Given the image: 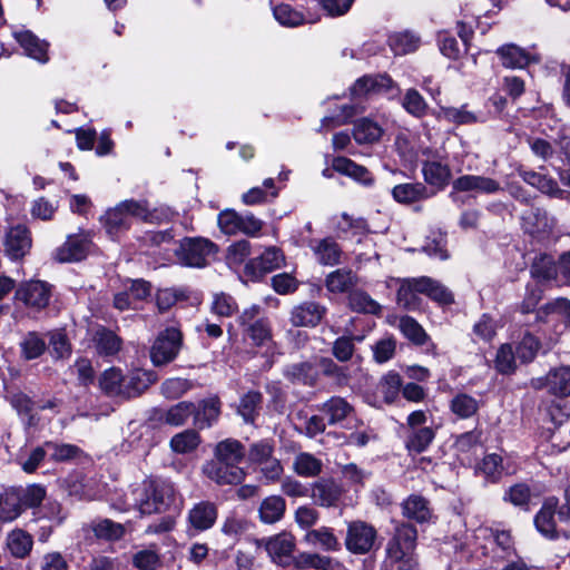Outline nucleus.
<instances>
[{
    "label": "nucleus",
    "mask_w": 570,
    "mask_h": 570,
    "mask_svg": "<svg viewBox=\"0 0 570 570\" xmlns=\"http://www.w3.org/2000/svg\"><path fill=\"white\" fill-rule=\"evenodd\" d=\"M417 531L405 522H395L394 533L386 544L389 560H400L410 556L416 547Z\"/></svg>",
    "instance_id": "6e6552de"
},
{
    "label": "nucleus",
    "mask_w": 570,
    "mask_h": 570,
    "mask_svg": "<svg viewBox=\"0 0 570 570\" xmlns=\"http://www.w3.org/2000/svg\"><path fill=\"white\" fill-rule=\"evenodd\" d=\"M31 244L28 228L23 225L13 226L6 234L3 243L6 255L12 261L20 259L29 253Z\"/></svg>",
    "instance_id": "2eb2a0df"
},
{
    "label": "nucleus",
    "mask_w": 570,
    "mask_h": 570,
    "mask_svg": "<svg viewBox=\"0 0 570 570\" xmlns=\"http://www.w3.org/2000/svg\"><path fill=\"white\" fill-rule=\"evenodd\" d=\"M169 216L168 209L151 210L145 199H126L106 212L104 223L108 234L115 237L130 228L132 218L158 224Z\"/></svg>",
    "instance_id": "f257e3e1"
},
{
    "label": "nucleus",
    "mask_w": 570,
    "mask_h": 570,
    "mask_svg": "<svg viewBox=\"0 0 570 570\" xmlns=\"http://www.w3.org/2000/svg\"><path fill=\"white\" fill-rule=\"evenodd\" d=\"M422 175L424 181L436 190H443L452 180V170L444 147L422 149Z\"/></svg>",
    "instance_id": "7ed1b4c3"
},
{
    "label": "nucleus",
    "mask_w": 570,
    "mask_h": 570,
    "mask_svg": "<svg viewBox=\"0 0 570 570\" xmlns=\"http://www.w3.org/2000/svg\"><path fill=\"white\" fill-rule=\"evenodd\" d=\"M215 252V244L207 238L185 237L180 240L177 257L186 266L204 267Z\"/></svg>",
    "instance_id": "0eeeda50"
},
{
    "label": "nucleus",
    "mask_w": 570,
    "mask_h": 570,
    "mask_svg": "<svg viewBox=\"0 0 570 570\" xmlns=\"http://www.w3.org/2000/svg\"><path fill=\"white\" fill-rule=\"evenodd\" d=\"M218 226L227 235L242 233L256 237L261 233L264 223L249 212L239 214L233 209H227L218 215Z\"/></svg>",
    "instance_id": "20e7f679"
},
{
    "label": "nucleus",
    "mask_w": 570,
    "mask_h": 570,
    "mask_svg": "<svg viewBox=\"0 0 570 570\" xmlns=\"http://www.w3.org/2000/svg\"><path fill=\"white\" fill-rule=\"evenodd\" d=\"M88 529L97 539L106 541H117L126 534L125 525L110 519H95L88 524Z\"/></svg>",
    "instance_id": "72a5a7b5"
},
{
    "label": "nucleus",
    "mask_w": 570,
    "mask_h": 570,
    "mask_svg": "<svg viewBox=\"0 0 570 570\" xmlns=\"http://www.w3.org/2000/svg\"><path fill=\"white\" fill-rule=\"evenodd\" d=\"M325 312L326 308L316 302H304L292 308L289 321L296 327H314L321 322Z\"/></svg>",
    "instance_id": "6ab92c4d"
},
{
    "label": "nucleus",
    "mask_w": 570,
    "mask_h": 570,
    "mask_svg": "<svg viewBox=\"0 0 570 570\" xmlns=\"http://www.w3.org/2000/svg\"><path fill=\"white\" fill-rule=\"evenodd\" d=\"M316 261L324 266H334L341 263L343 255L340 245L332 238L312 239L308 243Z\"/></svg>",
    "instance_id": "412c9836"
},
{
    "label": "nucleus",
    "mask_w": 570,
    "mask_h": 570,
    "mask_svg": "<svg viewBox=\"0 0 570 570\" xmlns=\"http://www.w3.org/2000/svg\"><path fill=\"white\" fill-rule=\"evenodd\" d=\"M323 462L307 452L298 453L293 462V470L303 478H314L322 472Z\"/></svg>",
    "instance_id": "09e8293b"
},
{
    "label": "nucleus",
    "mask_w": 570,
    "mask_h": 570,
    "mask_svg": "<svg viewBox=\"0 0 570 570\" xmlns=\"http://www.w3.org/2000/svg\"><path fill=\"white\" fill-rule=\"evenodd\" d=\"M501 190L498 180L481 175H462L452 181V193H475L492 195Z\"/></svg>",
    "instance_id": "ddd939ff"
},
{
    "label": "nucleus",
    "mask_w": 570,
    "mask_h": 570,
    "mask_svg": "<svg viewBox=\"0 0 570 570\" xmlns=\"http://www.w3.org/2000/svg\"><path fill=\"white\" fill-rule=\"evenodd\" d=\"M214 456L233 465H239L245 456V449L239 441L226 439L216 445Z\"/></svg>",
    "instance_id": "a19ab883"
},
{
    "label": "nucleus",
    "mask_w": 570,
    "mask_h": 570,
    "mask_svg": "<svg viewBox=\"0 0 570 570\" xmlns=\"http://www.w3.org/2000/svg\"><path fill=\"white\" fill-rule=\"evenodd\" d=\"M200 442V438L195 430H185L174 435L170 440V448L176 453H188L194 451Z\"/></svg>",
    "instance_id": "680f3d73"
},
{
    "label": "nucleus",
    "mask_w": 570,
    "mask_h": 570,
    "mask_svg": "<svg viewBox=\"0 0 570 570\" xmlns=\"http://www.w3.org/2000/svg\"><path fill=\"white\" fill-rule=\"evenodd\" d=\"M14 38L23 48L26 55L30 58H33L42 63H46L49 60L47 53L49 43L47 41L40 40L29 30L14 32Z\"/></svg>",
    "instance_id": "393cba45"
},
{
    "label": "nucleus",
    "mask_w": 570,
    "mask_h": 570,
    "mask_svg": "<svg viewBox=\"0 0 570 570\" xmlns=\"http://www.w3.org/2000/svg\"><path fill=\"white\" fill-rule=\"evenodd\" d=\"M343 489L338 482L331 478H323L314 482L311 488V498L321 507H336L342 498Z\"/></svg>",
    "instance_id": "dca6fc26"
},
{
    "label": "nucleus",
    "mask_w": 570,
    "mask_h": 570,
    "mask_svg": "<svg viewBox=\"0 0 570 570\" xmlns=\"http://www.w3.org/2000/svg\"><path fill=\"white\" fill-rule=\"evenodd\" d=\"M382 134V127L370 118H361L354 124L353 137L357 144L376 142Z\"/></svg>",
    "instance_id": "79ce46f5"
},
{
    "label": "nucleus",
    "mask_w": 570,
    "mask_h": 570,
    "mask_svg": "<svg viewBox=\"0 0 570 570\" xmlns=\"http://www.w3.org/2000/svg\"><path fill=\"white\" fill-rule=\"evenodd\" d=\"M157 381V374L153 371L135 368L124 375V400H129L142 394Z\"/></svg>",
    "instance_id": "f3484780"
},
{
    "label": "nucleus",
    "mask_w": 570,
    "mask_h": 570,
    "mask_svg": "<svg viewBox=\"0 0 570 570\" xmlns=\"http://www.w3.org/2000/svg\"><path fill=\"white\" fill-rule=\"evenodd\" d=\"M497 55L502 66L511 69H523L534 60L528 51L512 43L498 48Z\"/></svg>",
    "instance_id": "c85d7f7f"
},
{
    "label": "nucleus",
    "mask_w": 570,
    "mask_h": 570,
    "mask_svg": "<svg viewBox=\"0 0 570 570\" xmlns=\"http://www.w3.org/2000/svg\"><path fill=\"white\" fill-rule=\"evenodd\" d=\"M257 548H264L273 562L286 564L295 548L292 534L282 532L267 539L255 540Z\"/></svg>",
    "instance_id": "f8f14e48"
},
{
    "label": "nucleus",
    "mask_w": 570,
    "mask_h": 570,
    "mask_svg": "<svg viewBox=\"0 0 570 570\" xmlns=\"http://www.w3.org/2000/svg\"><path fill=\"white\" fill-rule=\"evenodd\" d=\"M389 43L395 55L402 56L414 52L420 47L421 40L416 35L405 31L391 36Z\"/></svg>",
    "instance_id": "864d4df0"
},
{
    "label": "nucleus",
    "mask_w": 570,
    "mask_h": 570,
    "mask_svg": "<svg viewBox=\"0 0 570 570\" xmlns=\"http://www.w3.org/2000/svg\"><path fill=\"white\" fill-rule=\"evenodd\" d=\"M14 298L28 308L41 311L50 302L51 286L38 279L22 282L16 289Z\"/></svg>",
    "instance_id": "1a4fd4ad"
},
{
    "label": "nucleus",
    "mask_w": 570,
    "mask_h": 570,
    "mask_svg": "<svg viewBox=\"0 0 570 570\" xmlns=\"http://www.w3.org/2000/svg\"><path fill=\"white\" fill-rule=\"evenodd\" d=\"M434 436L433 429L429 426L411 431L405 442L406 449L411 452L421 453L428 449Z\"/></svg>",
    "instance_id": "13d9d810"
},
{
    "label": "nucleus",
    "mask_w": 570,
    "mask_h": 570,
    "mask_svg": "<svg viewBox=\"0 0 570 570\" xmlns=\"http://www.w3.org/2000/svg\"><path fill=\"white\" fill-rule=\"evenodd\" d=\"M50 353L55 360L68 358L71 354V345L66 333L55 330L48 333Z\"/></svg>",
    "instance_id": "0e129e2a"
},
{
    "label": "nucleus",
    "mask_w": 570,
    "mask_h": 570,
    "mask_svg": "<svg viewBox=\"0 0 570 570\" xmlns=\"http://www.w3.org/2000/svg\"><path fill=\"white\" fill-rule=\"evenodd\" d=\"M521 177L529 185L538 188L548 195H556L560 191L556 180L535 171H522Z\"/></svg>",
    "instance_id": "338daca9"
},
{
    "label": "nucleus",
    "mask_w": 570,
    "mask_h": 570,
    "mask_svg": "<svg viewBox=\"0 0 570 570\" xmlns=\"http://www.w3.org/2000/svg\"><path fill=\"white\" fill-rule=\"evenodd\" d=\"M419 278L403 279L397 289V304L405 309H416L420 306L419 294L421 289L417 285Z\"/></svg>",
    "instance_id": "37998d69"
},
{
    "label": "nucleus",
    "mask_w": 570,
    "mask_h": 570,
    "mask_svg": "<svg viewBox=\"0 0 570 570\" xmlns=\"http://www.w3.org/2000/svg\"><path fill=\"white\" fill-rule=\"evenodd\" d=\"M286 509L285 500L279 495L265 498L258 509L259 519L263 523L273 524L279 521Z\"/></svg>",
    "instance_id": "c9c22d12"
},
{
    "label": "nucleus",
    "mask_w": 570,
    "mask_h": 570,
    "mask_svg": "<svg viewBox=\"0 0 570 570\" xmlns=\"http://www.w3.org/2000/svg\"><path fill=\"white\" fill-rule=\"evenodd\" d=\"M537 320L543 323L561 320L567 326H570V301L566 297H558L547 303L538 309Z\"/></svg>",
    "instance_id": "a878e982"
},
{
    "label": "nucleus",
    "mask_w": 570,
    "mask_h": 570,
    "mask_svg": "<svg viewBox=\"0 0 570 570\" xmlns=\"http://www.w3.org/2000/svg\"><path fill=\"white\" fill-rule=\"evenodd\" d=\"M196 411V403L183 401L169 407L165 415L164 420L167 424L173 426H179L186 423V421L193 416Z\"/></svg>",
    "instance_id": "5fc2aeb1"
},
{
    "label": "nucleus",
    "mask_w": 570,
    "mask_h": 570,
    "mask_svg": "<svg viewBox=\"0 0 570 570\" xmlns=\"http://www.w3.org/2000/svg\"><path fill=\"white\" fill-rule=\"evenodd\" d=\"M558 507L557 498H549L544 501L540 511L537 513L534 518V524L537 530L549 539H554L557 537L556 532V522H554V513Z\"/></svg>",
    "instance_id": "cd10ccee"
},
{
    "label": "nucleus",
    "mask_w": 570,
    "mask_h": 570,
    "mask_svg": "<svg viewBox=\"0 0 570 570\" xmlns=\"http://www.w3.org/2000/svg\"><path fill=\"white\" fill-rule=\"evenodd\" d=\"M332 166L337 173L350 176L364 185L373 183V178L365 167L355 164L346 157L334 158Z\"/></svg>",
    "instance_id": "ea45409f"
},
{
    "label": "nucleus",
    "mask_w": 570,
    "mask_h": 570,
    "mask_svg": "<svg viewBox=\"0 0 570 570\" xmlns=\"http://www.w3.org/2000/svg\"><path fill=\"white\" fill-rule=\"evenodd\" d=\"M402 513L405 518L419 523L429 522L432 518L429 501L419 494H411L403 501Z\"/></svg>",
    "instance_id": "7c9ffc66"
},
{
    "label": "nucleus",
    "mask_w": 570,
    "mask_h": 570,
    "mask_svg": "<svg viewBox=\"0 0 570 570\" xmlns=\"http://www.w3.org/2000/svg\"><path fill=\"white\" fill-rule=\"evenodd\" d=\"M261 403L262 394L259 392L250 391L242 397L238 406V413L242 415L246 423L254 422Z\"/></svg>",
    "instance_id": "69168bd1"
},
{
    "label": "nucleus",
    "mask_w": 570,
    "mask_h": 570,
    "mask_svg": "<svg viewBox=\"0 0 570 570\" xmlns=\"http://www.w3.org/2000/svg\"><path fill=\"white\" fill-rule=\"evenodd\" d=\"M89 248V240L83 235L69 236L67 240L57 248L56 259L60 263L77 262L85 258Z\"/></svg>",
    "instance_id": "b1692460"
},
{
    "label": "nucleus",
    "mask_w": 570,
    "mask_h": 570,
    "mask_svg": "<svg viewBox=\"0 0 570 570\" xmlns=\"http://www.w3.org/2000/svg\"><path fill=\"white\" fill-rule=\"evenodd\" d=\"M556 225V218L541 208L532 209L524 217V228L531 235H548L554 229Z\"/></svg>",
    "instance_id": "bb28decb"
},
{
    "label": "nucleus",
    "mask_w": 570,
    "mask_h": 570,
    "mask_svg": "<svg viewBox=\"0 0 570 570\" xmlns=\"http://www.w3.org/2000/svg\"><path fill=\"white\" fill-rule=\"evenodd\" d=\"M304 540L312 546H318L324 551H338L341 543L333 529L328 527H321L318 529L309 530L306 532Z\"/></svg>",
    "instance_id": "4c0bfd02"
},
{
    "label": "nucleus",
    "mask_w": 570,
    "mask_h": 570,
    "mask_svg": "<svg viewBox=\"0 0 570 570\" xmlns=\"http://www.w3.org/2000/svg\"><path fill=\"white\" fill-rule=\"evenodd\" d=\"M46 446L50 460L55 462H67L78 458L81 454V450L73 444L47 441Z\"/></svg>",
    "instance_id": "bf43d9fd"
},
{
    "label": "nucleus",
    "mask_w": 570,
    "mask_h": 570,
    "mask_svg": "<svg viewBox=\"0 0 570 570\" xmlns=\"http://www.w3.org/2000/svg\"><path fill=\"white\" fill-rule=\"evenodd\" d=\"M95 352L101 357L116 356L122 348V340L114 331L99 326L91 336Z\"/></svg>",
    "instance_id": "aec40b11"
},
{
    "label": "nucleus",
    "mask_w": 570,
    "mask_h": 570,
    "mask_svg": "<svg viewBox=\"0 0 570 570\" xmlns=\"http://www.w3.org/2000/svg\"><path fill=\"white\" fill-rule=\"evenodd\" d=\"M377 540L376 529L362 520L347 522L345 548L353 554H366L372 551Z\"/></svg>",
    "instance_id": "39448f33"
},
{
    "label": "nucleus",
    "mask_w": 570,
    "mask_h": 570,
    "mask_svg": "<svg viewBox=\"0 0 570 570\" xmlns=\"http://www.w3.org/2000/svg\"><path fill=\"white\" fill-rule=\"evenodd\" d=\"M364 335L343 334L332 344V355L341 363L351 361L355 353V343H361Z\"/></svg>",
    "instance_id": "a18cd8bd"
},
{
    "label": "nucleus",
    "mask_w": 570,
    "mask_h": 570,
    "mask_svg": "<svg viewBox=\"0 0 570 570\" xmlns=\"http://www.w3.org/2000/svg\"><path fill=\"white\" fill-rule=\"evenodd\" d=\"M24 511L16 487L0 493V521L12 522Z\"/></svg>",
    "instance_id": "c756f323"
},
{
    "label": "nucleus",
    "mask_w": 570,
    "mask_h": 570,
    "mask_svg": "<svg viewBox=\"0 0 570 570\" xmlns=\"http://www.w3.org/2000/svg\"><path fill=\"white\" fill-rule=\"evenodd\" d=\"M318 411L323 413L328 425L350 423L352 420L357 422L354 407L341 396H332L318 406Z\"/></svg>",
    "instance_id": "4468645a"
},
{
    "label": "nucleus",
    "mask_w": 570,
    "mask_h": 570,
    "mask_svg": "<svg viewBox=\"0 0 570 570\" xmlns=\"http://www.w3.org/2000/svg\"><path fill=\"white\" fill-rule=\"evenodd\" d=\"M393 198L397 203L409 204L430 197L428 188L422 183L400 184L392 189Z\"/></svg>",
    "instance_id": "c03bdc74"
},
{
    "label": "nucleus",
    "mask_w": 570,
    "mask_h": 570,
    "mask_svg": "<svg viewBox=\"0 0 570 570\" xmlns=\"http://www.w3.org/2000/svg\"><path fill=\"white\" fill-rule=\"evenodd\" d=\"M285 262V257L282 250L277 247H268L265 252L254 259H250L245 271L253 277H258L265 273H269L276 268H279Z\"/></svg>",
    "instance_id": "a211bd4d"
},
{
    "label": "nucleus",
    "mask_w": 570,
    "mask_h": 570,
    "mask_svg": "<svg viewBox=\"0 0 570 570\" xmlns=\"http://www.w3.org/2000/svg\"><path fill=\"white\" fill-rule=\"evenodd\" d=\"M399 330L416 345H423L428 341L424 328L411 316H402L399 321Z\"/></svg>",
    "instance_id": "052dcab7"
},
{
    "label": "nucleus",
    "mask_w": 570,
    "mask_h": 570,
    "mask_svg": "<svg viewBox=\"0 0 570 570\" xmlns=\"http://www.w3.org/2000/svg\"><path fill=\"white\" fill-rule=\"evenodd\" d=\"M440 115L449 122L460 125H473L482 121L481 116L468 109L466 105L461 107H442Z\"/></svg>",
    "instance_id": "8fccbe9b"
},
{
    "label": "nucleus",
    "mask_w": 570,
    "mask_h": 570,
    "mask_svg": "<svg viewBox=\"0 0 570 570\" xmlns=\"http://www.w3.org/2000/svg\"><path fill=\"white\" fill-rule=\"evenodd\" d=\"M357 285L356 274L348 268H337L325 278V287L333 294H342Z\"/></svg>",
    "instance_id": "473e14b6"
},
{
    "label": "nucleus",
    "mask_w": 570,
    "mask_h": 570,
    "mask_svg": "<svg viewBox=\"0 0 570 570\" xmlns=\"http://www.w3.org/2000/svg\"><path fill=\"white\" fill-rule=\"evenodd\" d=\"M204 474L219 485L238 484L245 478V471L239 465H233L214 456L203 466Z\"/></svg>",
    "instance_id": "9b49d317"
},
{
    "label": "nucleus",
    "mask_w": 570,
    "mask_h": 570,
    "mask_svg": "<svg viewBox=\"0 0 570 570\" xmlns=\"http://www.w3.org/2000/svg\"><path fill=\"white\" fill-rule=\"evenodd\" d=\"M20 356L24 361L40 357L47 350L45 338L37 332H28L19 343Z\"/></svg>",
    "instance_id": "58836bf2"
},
{
    "label": "nucleus",
    "mask_w": 570,
    "mask_h": 570,
    "mask_svg": "<svg viewBox=\"0 0 570 570\" xmlns=\"http://www.w3.org/2000/svg\"><path fill=\"white\" fill-rule=\"evenodd\" d=\"M450 409L460 419H469L479 410V401L466 393H458L450 402Z\"/></svg>",
    "instance_id": "6e6d98bb"
},
{
    "label": "nucleus",
    "mask_w": 570,
    "mask_h": 570,
    "mask_svg": "<svg viewBox=\"0 0 570 570\" xmlns=\"http://www.w3.org/2000/svg\"><path fill=\"white\" fill-rule=\"evenodd\" d=\"M348 305L357 313L376 315L381 312V305L363 291L350 292Z\"/></svg>",
    "instance_id": "4d7b16f0"
},
{
    "label": "nucleus",
    "mask_w": 570,
    "mask_h": 570,
    "mask_svg": "<svg viewBox=\"0 0 570 570\" xmlns=\"http://www.w3.org/2000/svg\"><path fill=\"white\" fill-rule=\"evenodd\" d=\"M499 325L490 315L483 314L473 325V340L490 342L497 334Z\"/></svg>",
    "instance_id": "774afa93"
},
{
    "label": "nucleus",
    "mask_w": 570,
    "mask_h": 570,
    "mask_svg": "<svg viewBox=\"0 0 570 570\" xmlns=\"http://www.w3.org/2000/svg\"><path fill=\"white\" fill-rule=\"evenodd\" d=\"M558 262L548 254L538 255L531 265V275L540 281L558 282Z\"/></svg>",
    "instance_id": "de8ad7c7"
},
{
    "label": "nucleus",
    "mask_w": 570,
    "mask_h": 570,
    "mask_svg": "<svg viewBox=\"0 0 570 570\" xmlns=\"http://www.w3.org/2000/svg\"><path fill=\"white\" fill-rule=\"evenodd\" d=\"M131 502L127 505L137 508L142 514L161 513L169 509L176 500V491L171 483L161 480L145 479L130 491Z\"/></svg>",
    "instance_id": "f03ea898"
},
{
    "label": "nucleus",
    "mask_w": 570,
    "mask_h": 570,
    "mask_svg": "<svg viewBox=\"0 0 570 570\" xmlns=\"http://www.w3.org/2000/svg\"><path fill=\"white\" fill-rule=\"evenodd\" d=\"M124 374L118 367L105 370L99 377V386L101 391L111 397L124 400Z\"/></svg>",
    "instance_id": "e433bc0d"
},
{
    "label": "nucleus",
    "mask_w": 570,
    "mask_h": 570,
    "mask_svg": "<svg viewBox=\"0 0 570 570\" xmlns=\"http://www.w3.org/2000/svg\"><path fill=\"white\" fill-rule=\"evenodd\" d=\"M183 343V334L177 327L170 326L159 333L150 350L154 365L161 366L176 358Z\"/></svg>",
    "instance_id": "423d86ee"
},
{
    "label": "nucleus",
    "mask_w": 570,
    "mask_h": 570,
    "mask_svg": "<svg viewBox=\"0 0 570 570\" xmlns=\"http://www.w3.org/2000/svg\"><path fill=\"white\" fill-rule=\"evenodd\" d=\"M284 374L293 383L304 385H313L317 379V371L311 362L287 365L284 370Z\"/></svg>",
    "instance_id": "49530a36"
},
{
    "label": "nucleus",
    "mask_w": 570,
    "mask_h": 570,
    "mask_svg": "<svg viewBox=\"0 0 570 570\" xmlns=\"http://www.w3.org/2000/svg\"><path fill=\"white\" fill-rule=\"evenodd\" d=\"M220 414V402L217 397H209L196 403L194 424L198 429H206L216 422Z\"/></svg>",
    "instance_id": "2f4dec72"
},
{
    "label": "nucleus",
    "mask_w": 570,
    "mask_h": 570,
    "mask_svg": "<svg viewBox=\"0 0 570 570\" xmlns=\"http://www.w3.org/2000/svg\"><path fill=\"white\" fill-rule=\"evenodd\" d=\"M318 366L324 376L332 380L336 385L344 386L350 381L348 367L340 365L330 357H321Z\"/></svg>",
    "instance_id": "603ef678"
},
{
    "label": "nucleus",
    "mask_w": 570,
    "mask_h": 570,
    "mask_svg": "<svg viewBox=\"0 0 570 570\" xmlns=\"http://www.w3.org/2000/svg\"><path fill=\"white\" fill-rule=\"evenodd\" d=\"M32 537L23 530L11 531L7 537V547L16 558H24L32 549Z\"/></svg>",
    "instance_id": "3c124183"
},
{
    "label": "nucleus",
    "mask_w": 570,
    "mask_h": 570,
    "mask_svg": "<svg viewBox=\"0 0 570 570\" xmlns=\"http://www.w3.org/2000/svg\"><path fill=\"white\" fill-rule=\"evenodd\" d=\"M217 507L209 501L196 503L188 512V523L195 531L210 529L217 520Z\"/></svg>",
    "instance_id": "4be33fe9"
},
{
    "label": "nucleus",
    "mask_w": 570,
    "mask_h": 570,
    "mask_svg": "<svg viewBox=\"0 0 570 570\" xmlns=\"http://www.w3.org/2000/svg\"><path fill=\"white\" fill-rule=\"evenodd\" d=\"M297 566L303 569L335 570L338 567V562L331 557L318 553H302L297 559Z\"/></svg>",
    "instance_id": "e2e57ef3"
},
{
    "label": "nucleus",
    "mask_w": 570,
    "mask_h": 570,
    "mask_svg": "<svg viewBox=\"0 0 570 570\" xmlns=\"http://www.w3.org/2000/svg\"><path fill=\"white\" fill-rule=\"evenodd\" d=\"M535 390L547 389L554 396L570 395V366L550 370L544 377H535L530 382Z\"/></svg>",
    "instance_id": "9d476101"
},
{
    "label": "nucleus",
    "mask_w": 570,
    "mask_h": 570,
    "mask_svg": "<svg viewBox=\"0 0 570 570\" xmlns=\"http://www.w3.org/2000/svg\"><path fill=\"white\" fill-rule=\"evenodd\" d=\"M393 81L386 75L363 76L351 88L354 98H362L374 94L385 92L392 88Z\"/></svg>",
    "instance_id": "5701e85b"
},
{
    "label": "nucleus",
    "mask_w": 570,
    "mask_h": 570,
    "mask_svg": "<svg viewBox=\"0 0 570 570\" xmlns=\"http://www.w3.org/2000/svg\"><path fill=\"white\" fill-rule=\"evenodd\" d=\"M417 285L422 294L441 305H450L454 302L451 291L438 281L430 277H419Z\"/></svg>",
    "instance_id": "f704fd0d"
}]
</instances>
